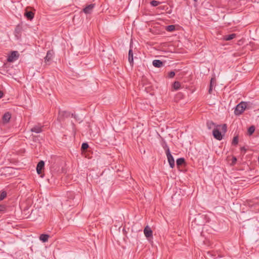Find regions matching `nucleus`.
I'll list each match as a JSON object with an SVG mask.
<instances>
[{"mask_svg": "<svg viewBox=\"0 0 259 259\" xmlns=\"http://www.w3.org/2000/svg\"><path fill=\"white\" fill-rule=\"evenodd\" d=\"M221 128L220 130L222 132H220L217 128H214L212 131V135L215 139L218 140H221L223 139V136L227 131V125L224 124L222 125H219Z\"/></svg>", "mask_w": 259, "mask_h": 259, "instance_id": "obj_1", "label": "nucleus"}, {"mask_svg": "<svg viewBox=\"0 0 259 259\" xmlns=\"http://www.w3.org/2000/svg\"><path fill=\"white\" fill-rule=\"evenodd\" d=\"M246 108V103L244 102H241L238 104L235 109L234 113L236 115H239L242 114Z\"/></svg>", "mask_w": 259, "mask_h": 259, "instance_id": "obj_2", "label": "nucleus"}, {"mask_svg": "<svg viewBox=\"0 0 259 259\" xmlns=\"http://www.w3.org/2000/svg\"><path fill=\"white\" fill-rule=\"evenodd\" d=\"M165 153L169 164L171 168H173L175 166V160L173 156L171 154L169 149L168 147H166V149H165Z\"/></svg>", "mask_w": 259, "mask_h": 259, "instance_id": "obj_3", "label": "nucleus"}, {"mask_svg": "<svg viewBox=\"0 0 259 259\" xmlns=\"http://www.w3.org/2000/svg\"><path fill=\"white\" fill-rule=\"evenodd\" d=\"M19 57V54L18 51H12L8 56L7 61L9 62H13L16 61Z\"/></svg>", "mask_w": 259, "mask_h": 259, "instance_id": "obj_4", "label": "nucleus"}, {"mask_svg": "<svg viewBox=\"0 0 259 259\" xmlns=\"http://www.w3.org/2000/svg\"><path fill=\"white\" fill-rule=\"evenodd\" d=\"M54 52L53 50H50L47 52V55L45 57V62L47 65H49L54 56Z\"/></svg>", "mask_w": 259, "mask_h": 259, "instance_id": "obj_5", "label": "nucleus"}, {"mask_svg": "<svg viewBox=\"0 0 259 259\" xmlns=\"http://www.w3.org/2000/svg\"><path fill=\"white\" fill-rule=\"evenodd\" d=\"M95 6V4H92L86 6L83 9V12L85 14H91Z\"/></svg>", "mask_w": 259, "mask_h": 259, "instance_id": "obj_6", "label": "nucleus"}, {"mask_svg": "<svg viewBox=\"0 0 259 259\" xmlns=\"http://www.w3.org/2000/svg\"><path fill=\"white\" fill-rule=\"evenodd\" d=\"M144 233L147 238H149L152 236V231L148 226H147L144 228Z\"/></svg>", "mask_w": 259, "mask_h": 259, "instance_id": "obj_7", "label": "nucleus"}, {"mask_svg": "<svg viewBox=\"0 0 259 259\" xmlns=\"http://www.w3.org/2000/svg\"><path fill=\"white\" fill-rule=\"evenodd\" d=\"M43 126L40 125H36L31 128L30 131L37 134L40 133L42 132V127Z\"/></svg>", "mask_w": 259, "mask_h": 259, "instance_id": "obj_8", "label": "nucleus"}, {"mask_svg": "<svg viewBox=\"0 0 259 259\" xmlns=\"http://www.w3.org/2000/svg\"><path fill=\"white\" fill-rule=\"evenodd\" d=\"M45 166V162L44 161H40L36 166V171L38 174H40L41 172V170L44 168Z\"/></svg>", "mask_w": 259, "mask_h": 259, "instance_id": "obj_9", "label": "nucleus"}, {"mask_svg": "<svg viewBox=\"0 0 259 259\" xmlns=\"http://www.w3.org/2000/svg\"><path fill=\"white\" fill-rule=\"evenodd\" d=\"M128 61L132 67L134 65V53L133 50H129L128 52Z\"/></svg>", "mask_w": 259, "mask_h": 259, "instance_id": "obj_10", "label": "nucleus"}, {"mask_svg": "<svg viewBox=\"0 0 259 259\" xmlns=\"http://www.w3.org/2000/svg\"><path fill=\"white\" fill-rule=\"evenodd\" d=\"M153 65L157 68H160L163 66V62L159 60H154L152 62Z\"/></svg>", "mask_w": 259, "mask_h": 259, "instance_id": "obj_11", "label": "nucleus"}, {"mask_svg": "<svg viewBox=\"0 0 259 259\" xmlns=\"http://www.w3.org/2000/svg\"><path fill=\"white\" fill-rule=\"evenodd\" d=\"M11 117V115L9 112L6 113L3 116V120L4 123H8Z\"/></svg>", "mask_w": 259, "mask_h": 259, "instance_id": "obj_12", "label": "nucleus"}, {"mask_svg": "<svg viewBox=\"0 0 259 259\" xmlns=\"http://www.w3.org/2000/svg\"><path fill=\"white\" fill-rule=\"evenodd\" d=\"M24 15L28 20H32L34 17V13L31 11H26Z\"/></svg>", "mask_w": 259, "mask_h": 259, "instance_id": "obj_13", "label": "nucleus"}, {"mask_svg": "<svg viewBox=\"0 0 259 259\" xmlns=\"http://www.w3.org/2000/svg\"><path fill=\"white\" fill-rule=\"evenodd\" d=\"M49 237V235L48 234H42L40 235L39 239L43 242H46L48 241Z\"/></svg>", "mask_w": 259, "mask_h": 259, "instance_id": "obj_14", "label": "nucleus"}, {"mask_svg": "<svg viewBox=\"0 0 259 259\" xmlns=\"http://www.w3.org/2000/svg\"><path fill=\"white\" fill-rule=\"evenodd\" d=\"M236 36V34L235 33H232L228 35H226L224 36V39L226 40H230L233 38H234Z\"/></svg>", "mask_w": 259, "mask_h": 259, "instance_id": "obj_15", "label": "nucleus"}, {"mask_svg": "<svg viewBox=\"0 0 259 259\" xmlns=\"http://www.w3.org/2000/svg\"><path fill=\"white\" fill-rule=\"evenodd\" d=\"M69 116H70V113L66 111H60L59 113V117L60 118H62V117H68Z\"/></svg>", "mask_w": 259, "mask_h": 259, "instance_id": "obj_16", "label": "nucleus"}, {"mask_svg": "<svg viewBox=\"0 0 259 259\" xmlns=\"http://www.w3.org/2000/svg\"><path fill=\"white\" fill-rule=\"evenodd\" d=\"M176 29V27L174 25H170L168 26H167L165 28V29L167 31L172 32L174 31Z\"/></svg>", "mask_w": 259, "mask_h": 259, "instance_id": "obj_17", "label": "nucleus"}, {"mask_svg": "<svg viewBox=\"0 0 259 259\" xmlns=\"http://www.w3.org/2000/svg\"><path fill=\"white\" fill-rule=\"evenodd\" d=\"M184 162H185V159L183 158H178L176 160V163H177L178 166H180V165H182Z\"/></svg>", "mask_w": 259, "mask_h": 259, "instance_id": "obj_18", "label": "nucleus"}, {"mask_svg": "<svg viewBox=\"0 0 259 259\" xmlns=\"http://www.w3.org/2000/svg\"><path fill=\"white\" fill-rule=\"evenodd\" d=\"M161 3V2L155 0L152 1L150 2L151 5L153 7H156L160 5Z\"/></svg>", "mask_w": 259, "mask_h": 259, "instance_id": "obj_19", "label": "nucleus"}, {"mask_svg": "<svg viewBox=\"0 0 259 259\" xmlns=\"http://www.w3.org/2000/svg\"><path fill=\"white\" fill-rule=\"evenodd\" d=\"M254 131H255V127H254V126H250L248 128V131H247L248 134L249 135H251L254 132Z\"/></svg>", "mask_w": 259, "mask_h": 259, "instance_id": "obj_20", "label": "nucleus"}, {"mask_svg": "<svg viewBox=\"0 0 259 259\" xmlns=\"http://www.w3.org/2000/svg\"><path fill=\"white\" fill-rule=\"evenodd\" d=\"M7 196V193L6 191H2L0 194V200H3Z\"/></svg>", "mask_w": 259, "mask_h": 259, "instance_id": "obj_21", "label": "nucleus"}, {"mask_svg": "<svg viewBox=\"0 0 259 259\" xmlns=\"http://www.w3.org/2000/svg\"><path fill=\"white\" fill-rule=\"evenodd\" d=\"M174 88L176 90H178L180 89V83L178 81H175L174 83Z\"/></svg>", "mask_w": 259, "mask_h": 259, "instance_id": "obj_22", "label": "nucleus"}, {"mask_svg": "<svg viewBox=\"0 0 259 259\" xmlns=\"http://www.w3.org/2000/svg\"><path fill=\"white\" fill-rule=\"evenodd\" d=\"M214 125V123L211 121H208L206 123V125L208 129H211Z\"/></svg>", "mask_w": 259, "mask_h": 259, "instance_id": "obj_23", "label": "nucleus"}, {"mask_svg": "<svg viewBox=\"0 0 259 259\" xmlns=\"http://www.w3.org/2000/svg\"><path fill=\"white\" fill-rule=\"evenodd\" d=\"M238 143V136H235L233 138V141H232V144L233 145H237Z\"/></svg>", "mask_w": 259, "mask_h": 259, "instance_id": "obj_24", "label": "nucleus"}, {"mask_svg": "<svg viewBox=\"0 0 259 259\" xmlns=\"http://www.w3.org/2000/svg\"><path fill=\"white\" fill-rule=\"evenodd\" d=\"M89 147V145L88 143H82V145H81V149L82 150H85L86 149H87Z\"/></svg>", "mask_w": 259, "mask_h": 259, "instance_id": "obj_25", "label": "nucleus"}, {"mask_svg": "<svg viewBox=\"0 0 259 259\" xmlns=\"http://www.w3.org/2000/svg\"><path fill=\"white\" fill-rule=\"evenodd\" d=\"M175 75V72L174 71H170L168 74L169 78H173Z\"/></svg>", "mask_w": 259, "mask_h": 259, "instance_id": "obj_26", "label": "nucleus"}, {"mask_svg": "<svg viewBox=\"0 0 259 259\" xmlns=\"http://www.w3.org/2000/svg\"><path fill=\"white\" fill-rule=\"evenodd\" d=\"M202 216H200V215H198L197 216V217H196L195 220H194V222L196 223L197 225H199L198 224V223H197V221H199L200 219H202Z\"/></svg>", "mask_w": 259, "mask_h": 259, "instance_id": "obj_27", "label": "nucleus"}, {"mask_svg": "<svg viewBox=\"0 0 259 259\" xmlns=\"http://www.w3.org/2000/svg\"><path fill=\"white\" fill-rule=\"evenodd\" d=\"M215 84L214 79L213 78H211L210 82V86L213 87Z\"/></svg>", "mask_w": 259, "mask_h": 259, "instance_id": "obj_28", "label": "nucleus"}, {"mask_svg": "<svg viewBox=\"0 0 259 259\" xmlns=\"http://www.w3.org/2000/svg\"><path fill=\"white\" fill-rule=\"evenodd\" d=\"M5 209V207L4 205H0V211H3Z\"/></svg>", "mask_w": 259, "mask_h": 259, "instance_id": "obj_29", "label": "nucleus"}, {"mask_svg": "<svg viewBox=\"0 0 259 259\" xmlns=\"http://www.w3.org/2000/svg\"><path fill=\"white\" fill-rule=\"evenodd\" d=\"M212 87H213L209 86V90H208V92H209V94H211V92H212Z\"/></svg>", "mask_w": 259, "mask_h": 259, "instance_id": "obj_30", "label": "nucleus"}, {"mask_svg": "<svg viewBox=\"0 0 259 259\" xmlns=\"http://www.w3.org/2000/svg\"><path fill=\"white\" fill-rule=\"evenodd\" d=\"M4 96V93L2 91H0V99L2 98Z\"/></svg>", "mask_w": 259, "mask_h": 259, "instance_id": "obj_31", "label": "nucleus"}, {"mask_svg": "<svg viewBox=\"0 0 259 259\" xmlns=\"http://www.w3.org/2000/svg\"><path fill=\"white\" fill-rule=\"evenodd\" d=\"M241 151H246V149H245V148L244 147H242V148H241Z\"/></svg>", "mask_w": 259, "mask_h": 259, "instance_id": "obj_32", "label": "nucleus"}, {"mask_svg": "<svg viewBox=\"0 0 259 259\" xmlns=\"http://www.w3.org/2000/svg\"><path fill=\"white\" fill-rule=\"evenodd\" d=\"M233 161H236V158H234V159H233Z\"/></svg>", "mask_w": 259, "mask_h": 259, "instance_id": "obj_33", "label": "nucleus"}, {"mask_svg": "<svg viewBox=\"0 0 259 259\" xmlns=\"http://www.w3.org/2000/svg\"><path fill=\"white\" fill-rule=\"evenodd\" d=\"M171 53H176V52L171 51Z\"/></svg>", "mask_w": 259, "mask_h": 259, "instance_id": "obj_34", "label": "nucleus"}, {"mask_svg": "<svg viewBox=\"0 0 259 259\" xmlns=\"http://www.w3.org/2000/svg\"><path fill=\"white\" fill-rule=\"evenodd\" d=\"M194 1L195 2H196V1H197V0H194Z\"/></svg>", "mask_w": 259, "mask_h": 259, "instance_id": "obj_35", "label": "nucleus"}]
</instances>
